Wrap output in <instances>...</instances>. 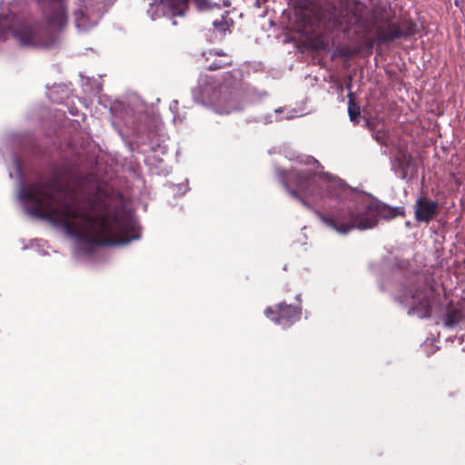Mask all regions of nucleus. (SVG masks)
<instances>
[{
  "label": "nucleus",
  "instance_id": "nucleus-1",
  "mask_svg": "<svg viewBox=\"0 0 465 465\" xmlns=\"http://www.w3.org/2000/svg\"><path fill=\"white\" fill-rule=\"evenodd\" d=\"M30 214L64 229L79 242L97 246L125 245L140 238L136 223L123 211L112 210L97 196L82 197L58 175L23 189Z\"/></svg>",
  "mask_w": 465,
  "mask_h": 465
},
{
  "label": "nucleus",
  "instance_id": "nucleus-2",
  "mask_svg": "<svg viewBox=\"0 0 465 465\" xmlns=\"http://www.w3.org/2000/svg\"><path fill=\"white\" fill-rule=\"evenodd\" d=\"M281 181L288 193L306 207H310L307 198L316 203L327 199L341 200L346 193L338 182L329 174L317 175L308 170L291 169L281 173Z\"/></svg>",
  "mask_w": 465,
  "mask_h": 465
},
{
  "label": "nucleus",
  "instance_id": "nucleus-3",
  "mask_svg": "<svg viewBox=\"0 0 465 465\" xmlns=\"http://www.w3.org/2000/svg\"><path fill=\"white\" fill-rule=\"evenodd\" d=\"M315 214L327 227L344 235L354 229L363 231L373 228L371 220L367 219L365 212L360 208L359 195L354 200V205L341 207L337 212L329 214L316 211Z\"/></svg>",
  "mask_w": 465,
  "mask_h": 465
},
{
  "label": "nucleus",
  "instance_id": "nucleus-4",
  "mask_svg": "<svg viewBox=\"0 0 465 465\" xmlns=\"http://www.w3.org/2000/svg\"><path fill=\"white\" fill-rule=\"evenodd\" d=\"M377 41L380 44L391 43L398 39H407L416 34L417 25L411 19L393 22L390 17L374 16L371 20Z\"/></svg>",
  "mask_w": 465,
  "mask_h": 465
},
{
  "label": "nucleus",
  "instance_id": "nucleus-5",
  "mask_svg": "<svg viewBox=\"0 0 465 465\" xmlns=\"http://www.w3.org/2000/svg\"><path fill=\"white\" fill-rule=\"evenodd\" d=\"M264 314L271 321L285 329L300 320L302 308L286 302H280L273 307H268L264 311Z\"/></svg>",
  "mask_w": 465,
  "mask_h": 465
},
{
  "label": "nucleus",
  "instance_id": "nucleus-6",
  "mask_svg": "<svg viewBox=\"0 0 465 465\" xmlns=\"http://www.w3.org/2000/svg\"><path fill=\"white\" fill-rule=\"evenodd\" d=\"M47 24L55 29H63L68 21L66 0H42Z\"/></svg>",
  "mask_w": 465,
  "mask_h": 465
},
{
  "label": "nucleus",
  "instance_id": "nucleus-7",
  "mask_svg": "<svg viewBox=\"0 0 465 465\" xmlns=\"http://www.w3.org/2000/svg\"><path fill=\"white\" fill-rule=\"evenodd\" d=\"M360 208L365 212L367 219H371L375 227L378 223V217L384 219H393L391 207L380 203L377 199L369 195H359Z\"/></svg>",
  "mask_w": 465,
  "mask_h": 465
},
{
  "label": "nucleus",
  "instance_id": "nucleus-8",
  "mask_svg": "<svg viewBox=\"0 0 465 465\" xmlns=\"http://www.w3.org/2000/svg\"><path fill=\"white\" fill-rule=\"evenodd\" d=\"M414 219L417 223L429 224L440 213V204L437 201L420 195L419 196L413 205Z\"/></svg>",
  "mask_w": 465,
  "mask_h": 465
},
{
  "label": "nucleus",
  "instance_id": "nucleus-9",
  "mask_svg": "<svg viewBox=\"0 0 465 465\" xmlns=\"http://www.w3.org/2000/svg\"><path fill=\"white\" fill-rule=\"evenodd\" d=\"M411 312L417 314L420 318H429L431 315L430 298L428 290L425 288H419L414 291L411 295Z\"/></svg>",
  "mask_w": 465,
  "mask_h": 465
},
{
  "label": "nucleus",
  "instance_id": "nucleus-10",
  "mask_svg": "<svg viewBox=\"0 0 465 465\" xmlns=\"http://www.w3.org/2000/svg\"><path fill=\"white\" fill-rule=\"evenodd\" d=\"M38 27H28L19 34V39L23 45L33 47H48L51 45L49 37L44 38Z\"/></svg>",
  "mask_w": 465,
  "mask_h": 465
},
{
  "label": "nucleus",
  "instance_id": "nucleus-11",
  "mask_svg": "<svg viewBox=\"0 0 465 465\" xmlns=\"http://www.w3.org/2000/svg\"><path fill=\"white\" fill-rule=\"evenodd\" d=\"M190 0H161L163 14L169 16H183L189 7Z\"/></svg>",
  "mask_w": 465,
  "mask_h": 465
},
{
  "label": "nucleus",
  "instance_id": "nucleus-12",
  "mask_svg": "<svg viewBox=\"0 0 465 465\" xmlns=\"http://www.w3.org/2000/svg\"><path fill=\"white\" fill-rule=\"evenodd\" d=\"M232 60L227 54H214L212 62L206 66L210 71L222 69L227 65H231Z\"/></svg>",
  "mask_w": 465,
  "mask_h": 465
},
{
  "label": "nucleus",
  "instance_id": "nucleus-13",
  "mask_svg": "<svg viewBox=\"0 0 465 465\" xmlns=\"http://www.w3.org/2000/svg\"><path fill=\"white\" fill-rule=\"evenodd\" d=\"M228 15L229 12L225 11L220 18L213 22V27L222 34H225L233 24L232 19H228Z\"/></svg>",
  "mask_w": 465,
  "mask_h": 465
},
{
  "label": "nucleus",
  "instance_id": "nucleus-14",
  "mask_svg": "<svg viewBox=\"0 0 465 465\" xmlns=\"http://www.w3.org/2000/svg\"><path fill=\"white\" fill-rule=\"evenodd\" d=\"M462 321V314L459 310H452L447 312L444 324L448 328L458 325Z\"/></svg>",
  "mask_w": 465,
  "mask_h": 465
},
{
  "label": "nucleus",
  "instance_id": "nucleus-15",
  "mask_svg": "<svg viewBox=\"0 0 465 465\" xmlns=\"http://www.w3.org/2000/svg\"><path fill=\"white\" fill-rule=\"evenodd\" d=\"M349 97H350V101H349L348 113H349L351 120L354 121L360 115V108L353 102L352 93L349 94Z\"/></svg>",
  "mask_w": 465,
  "mask_h": 465
},
{
  "label": "nucleus",
  "instance_id": "nucleus-16",
  "mask_svg": "<svg viewBox=\"0 0 465 465\" xmlns=\"http://www.w3.org/2000/svg\"><path fill=\"white\" fill-rule=\"evenodd\" d=\"M399 162V165L401 168H407L411 164V156L405 153H401V155L397 158Z\"/></svg>",
  "mask_w": 465,
  "mask_h": 465
},
{
  "label": "nucleus",
  "instance_id": "nucleus-17",
  "mask_svg": "<svg viewBox=\"0 0 465 465\" xmlns=\"http://www.w3.org/2000/svg\"><path fill=\"white\" fill-rule=\"evenodd\" d=\"M74 15L75 24L77 26H82L84 25V22L82 21V20L85 19V15L83 10L75 11Z\"/></svg>",
  "mask_w": 465,
  "mask_h": 465
},
{
  "label": "nucleus",
  "instance_id": "nucleus-18",
  "mask_svg": "<svg viewBox=\"0 0 465 465\" xmlns=\"http://www.w3.org/2000/svg\"><path fill=\"white\" fill-rule=\"evenodd\" d=\"M392 214H391V217H397V216H404L405 215V209L403 206L400 207H391Z\"/></svg>",
  "mask_w": 465,
  "mask_h": 465
},
{
  "label": "nucleus",
  "instance_id": "nucleus-19",
  "mask_svg": "<svg viewBox=\"0 0 465 465\" xmlns=\"http://www.w3.org/2000/svg\"><path fill=\"white\" fill-rule=\"evenodd\" d=\"M193 2L201 9L207 8L209 5L208 0H193Z\"/></svg>",
  "mask_w": 465,
  "mask_h": 465
},
{
  "label": "nucleus",
  "instance_id": "nucleus-20",
  "mask_svg": "<svg viewBox=\"0 0 465 465\" xmlns=\"http://www.w3.org/2000/svg\"><path fill=\"white\" fill-rule=\"evenodd\" d=\"M311 163L317 164V165L320 164V163L314 157L310 156L307 158L305 164H311Z\"/></svg>",
  "mask_w": 465,
  "mask_h": 465
}]
</instances>
